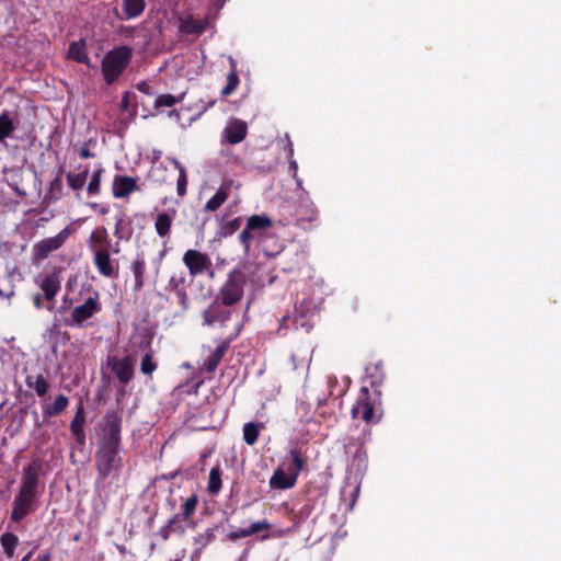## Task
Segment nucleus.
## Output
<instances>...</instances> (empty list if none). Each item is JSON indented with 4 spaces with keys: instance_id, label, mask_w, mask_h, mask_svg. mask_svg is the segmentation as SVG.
Wrapping results in <instances>:
<instances>
[{
    "instance_id": "nucleus-1",
    "label": "nucleus",
    "mask_w": 561,
    "mask_h": 561,
    "mask_svg": "<svg viewBox=\"0 0 561 561\" xmlns=\"http://www.w3.org/2000/svg\"><path fill=\"white\" fill-rule=\"evenodd\" d=\"M103 420L94 456L95 469L100 479L107 478L112 471H118L123 467V459L119 455L122 417L117 412L108 411Z\"/></svg>"
},
{
    "instance_id": "nucleus-2",
    "label": "nucleus",
    "mask_w": 561,
    "mask_h": 561,
    "mask_svg": "<svg viewBox=\"0 0 561 561\" xmlns=\"http://www.w3.org/2000/svg\"><path fill=\"white\" fill-rule=\"evenodd\" d=\"M37 489L38 472L32 463L24 469L19 492L12 502L10 515L12 522L20 523L37 510Z\"/></svg>"
},
{
    "instance_id": "nucleus-3",
    "label": "nucleus",
    "mask_w": 561,
    "mask_h": 561,
    "mask_svg": "<svg viewBox=\"0 0 561 561\" xmlns=\"http://www.w3.org/2000/svg\"><path fill=\"white\" fill-rule=\"evenodd\" d=\"M133 50L128 46H118L108 50L101 62V71L107 85L115 83L128 67Z\"/></svg>"
},
{
    "instance_id": "nucleus-4",
    "label": "nucleus",
    "mask_w": 561,
    "mask_h": 561,
    "mask_svg": "<svg viewBox=\"0 0 561 561\" xmlns=\"http://www.w3.org/2000/svg\"><path fill=\"white\" fill-rule=\"evenodd\" d=\"M380 405V397H375V393H371L367 386H363L358 399L352 408V416L353 419H360L367 424L377 423L379 421L377 412Z\"/></svg>"
},
{
    "instance_id": "nucleus-5",
    "label": "nucleus",
    "mask_w": 561,
    "mask_h": 561,
    "mask_svg": "<svg viewBox=\"0 0 561 561\" xmlns=\"http://www.w3.org/2000/svg\"><path fill=\"white\" fill-rule=\"evenodd\" d=\"M245 283V274L241 270H232L229 272L226 283L220 288L217 299H220L224 306L236 305L243 296Z\"/></svg>"
},
{
    "instance_id": "nucleus-6",
    "label": "nucleus",
    "mask_w": 561,
    "mask_h": 561,
    "mask_svg": "<svg viewBox=\"0 0 561 561\" xmlns=\"http://www.w3.org/2000/svg\"><path fill=\"white\" fill-rule=\"evenodd\" d=\"M101 309L102 307L99 301V294L95 293L94 297H89L82 305L73 308L71 312L72 325L82 328L85 321L100 312Z\"/></svg>"
},
{
    "instance_id": "nucleus-7",
    "label": "nucleus",
    "mask_w": 561,
    "mask_h": 561,
    "mask_svg": "<svg viewBox=\"0 0 561 561\" xmlns=\"http://www.w3.org/2000/svg\"><path fill=\"white\" fill-rule=\"evenodd\" d=\"M93 263L98 272L107 278L118 276V263L111 259L108 248L93 250Z\"/></svg>"
},
{
    "instance_id": "nucleus-8",
    "label": "nucleus",
    "mask_w": 561,
    "mask_h": 561,
    "mask_svg": "<svg viewBox=\"0 0 561 561\" xmlns=\"http://www.w3.org/2000/svg\"><path fill=\"white\" fill-rule=\"evenodd\" d=\"M318 219V210L310 201L302 199L297 203L294 214V224L304 229H310L311 224Z\"/></svg>"
},
{
    "instance_id": "nucleus-9",
    "label": "nucleus",
    "mask_w": 561,
    "mask_h": 561,
    "mask_svg": "<svg viewBox=\"0 0 561 561\" xmlns=\"http://www.w3.org/2000/svg\"><path fill=\"white\" fill-rule=\"evenodd\" d=\"M107 365L122 385H127L134 378V360L130 356L108 357Z\"/></svg>"
},
{
    "instance_id": "nucleus-10",
    "label": "nucleus",
    "mask_w": 561,
    "mask_h": 561,
    "mask_svg": "<svg viewBox=\"0 0 561 561\" xmlns=\"http://www.w3.org/2000/svg\"><path fill=\"white\" fill-rule=\"evenodd\" d=\"M183 262L192 276L203 274L211 265L210 259L206 253L193 249L184 253Z\"/></svg>"
},
{
    "instance_id": "nucleus-11",
    "label": "nucleus",
    "mask_w": 561,
    "mask_h": 561,
    "mask_svg": "<svg viewBox=\"0 0 561 561\" xmlns=\"http://www.w3.org/2000/svg\"><path fill=\"white\" fill-rule=\"evenodd\" d=\"M248 135V125L244 121L233 118L228 122L221 135V142L230 145L240 144Z\"/></svg>"
},
{
    "instance_id": "nucleus-12",
    "label": "nucleus",
    "mask_w": 561,
    "mask_h": 561,
    "mask_svg": "<svg viewBox=\"0 0 561 561\" xmlns=\"http://www.w3.org/2000/svg\"><path fill=\"white\" fill-rule=\"evenodd\" d=\"M39 287L44 293V298L48 301L46 309L48 311H54L55 297L61 288V279H60L59 272L55 271L51 274L46 275L42 279Z\"/></svg>"
},
{
    "instance_id": "nucleus-13",
    "label": "nucleus",
    "mask_w": 561,
    "mask_h": 561,
    "mask_svg": "<svg viewBox=\"0 0 561 561\" xmlns=\"http://www.w3.org/2000/svg\"><path fill=\"white\" fill-rule=\"evenodd\" d=\"M227 307L228 306H224L222 302H218V300L211 302L208 308L203 311V323L208 327L216 323L224 325L231 317V312Z\"/></svg>"
},
{
    "instance_id": "nucleus-14",
    "label": "nucleus",
    "mask_w": 561,
    "mask_h": 561,
    "mask_svg": "<svg viewBox=\"0 0 561 561\" xmlns=\"http://www.w3.org/2000/svg\"><path fill=\"white\" fill-rule=\"evenodd\" d=\"M70 231L68 228L62 229L57 236L47 238L36 243L34 249L38 259H45L49 253L58 250L68 239Z\"/></svg>"
},
{
    "instance_id": "nucleus-15",
    "label": "nucleus",
    "mask_w": 561,
    "mask_h": 561,
    "mask_svg": "<svg viewBox=\"0 0 561 561\" xmlns=\"http://www.w3.org/2000/svg\"><path fill=\"white\" fill-rule=\"evenodd\" d=\"M137 178L117 174L113 179L112 193L115 198H124L139 191Z\"/></svg>"
},
{
    "instance_id": "nucleus-16",
    "label": "nucleus",
    "mask_w": 561,
    "mask_h": 561,
    "mask_svg": "<svg viewBox=\"0 0 561 561\" xmlns=\"http://www.w3.org/2000/svg\"><path fill=\"white\" fill-rule=\"evenodd\" d=\"M366 381L369 382L371 388V393H375V397H381V385L385 379L383 366L382 363H371L366 366Z\"/></svg>"
},
{
    "instance_id": "nucleus-17",
    "label": "nucleus",
    "mask_w": 561,
    "mask_h": 561,
    "mask_svg": "<svg viewBox=\"0 0 561 561\" xmlns=\"http://www.w3.org/2000/svg\"><path fill=\"white\" fill-rule=\"evenodd\" d=\"M185 276L183 273L174 274L169 280V288L175 294L179 305L185 310L188 308V295L186 293Z\"/></svg>"
},
{
    "instance_id": "nucleus-18",
    "label": "nucleus",
    "mask_w": 561,
    "mask_h": 561,
    "mask_svg": "<svg viewBox=\"0 0 561 561\" xmlns=\"http://www.w3.org/2000/svg\"><path fill=\"white\" fill-rule=\"evenodd\" d=\"M84 424H85L84 407H83V403L80 402L77 408L76 414L70 423V432L79 445L85 444Z\"/></svg>"
},
{
    "instance_id": "nucleus-19",
    "label": "nucleus",
    "mask_w": 561,
    "mask_h": 561,
    "mask_svg": "<svg viewBox=\"0 0 561 561\" xmlns=\"http://www.w3.org/2000/svg\"><path fill=\"white\" fill-rule=\"evenodd\" d=\"M271 528V524L266 519L257 520L252 523L247 528H239L237 530L230 531L227 537L230 541H237L241 538L250 537L252 535L259 534L261 531H267Z\"/></svg>"
},
{
    "instance_id": "nucleus-20",
    "label": "nucleus",
    "mask_w": 561,
    "mask_h": 561,
    "mask_svg": "<svg viewBox=\"0 0 561 561\" xmlns=\"http://www.w3.org/2000/svg\"><path fill=\"white\" fill-rule=\"evenodd\" d=\"M123 9L122 13H118V11H115L116 16L121 21L130 20L138 18L142 14L146 2L145 0H122Z\"/></svg>"
},
{
    "instance_id": "nucleus-21",
    "label": "nucleus",
    "mask_w": 561,
    "mask_h": 561,
    "mask_svg": "<svg viewBox=\"0 0 561 561\" xmlns=\"http://www.w3.org/2000/svg\"><path fill=\"white\" fill-rule=\"evenodd\" d=\"M297 479L289 471L285 472L282 468H277L271 479L270 486L276 490H289L296 485Z\"/></svg>"
},
{
    "instance_id": "nucleus-22",
    "label": "nucleus",
    "mask_w": 561,
    "mask_h": 561,
    "mask_svg": "<svg viewBox=\"0 0 561 561\" xmlns=\"http://www.w3.org/2000/svg\"><path fill=\"white\" fill-rule=\"evenodd\" d=\"M133 226L130 218L125 211H121L115 217L114 236L118 241H128L133 236Z\"/></svg>"
},
{
    "instance_id": "nucleus-23",
    "label": "nucleus",
    "mask_w": 561,
    "mask_h": 561,
    "mask_svg": "<svg viewBox=\"0 0 561 561\" xmlns=\"http://www.w3.org/2000/svg\"><path fill=\"white\" fill-rule=\"evenodd\" d=\"M231 181H227L220 185L215 195L209 198L205 205L206 211H216L228 199L231 190Z\"/></svg>"
},
{
    "instance_id": "nucleus-24",
    "label": "nucleus",
    "mask_w": 561,
    "mask_h": 561,
    "mask_svg": "<svg viewBox=\"0 0 561 561\" xmlns=\"http://www.w3.org/2000/svg\"><path fill=\"white\" fill-rule=\"evenodd\" d=\"M130 271L134 274L135 283H134V291H139L145 285V274H146V261L144 255L137 254L136 259L130 264Z\"/></svg>"
},
{
    "instance_id": "nucleus-25",
    "label": "nucleus",
    "mask_w": 561,
    "mask_h": 561,
    "mask_svg": "<svg viewBox=\"0 0 561 561\" xmlns=\"http://www.w3.org/2000/svg\"><path fill=\"white\" fill-rule=\"evenodd\" d=\"M229 348V341H221L210 356L205 360L204 367L207 373L213 374L220 364L222 357Z\"/></svg>"
},
{
    "instance_id": "nucleus-26",
    "label": "nucleus",
    "mask_w": 561,
    "mask_h": 561,
    "mask_svg": "<svg viewBox=\"0 0 561 561\" xmlns=\"http://www.w3.org/2000/svg\"><path fill=\"white\" fill-rule=\"evenodd\" d=\"M68 58L77 62L90 66V58L87 54V44L84 39L72 42L69 45Z\"/></svg>"
},
{
    "instance_id": "nucleus-27",
    "label": "nucleus",
    "mask_w": 561,
    "mask_h": 561,
    "mask_svg": "<svg viewBox=\"0 0 561 561\" xmlns=\"http://www.w3.org/2000/svg\"><path fill=\"white\" fill-rule=\"evenodd\" d=\"M248 230H252L255 234H261L273 226L272 219L265 215H252L247 220Z\"/></svg>"
},
{
    "instance_id": "nucleus-28",
    "label": "nucleus",
    "mask_w": 561,
    "mask_h": 561,
    "mask_svg": "<svg viewBox=\"0 0 561 561\" xmlns=\"http://www.w3.org/2000/svg\"><path fill=\"white\" fill-rule=\"evenodd\" d=\"M311 355L312 350L310 345L299 348L297 353H293L290 356L293 368L295 370L304 368L308 369L311 363Z\"/></svg>"
},
{
    "instance_id": "nucleus-29",
    "label": "nucleus",
    "mask_w": 561,
    "mask_h": 561,
    "mask_svg": "<svg viewBox=\"0 0 561 561\" xmlns=\"http://www.w3.org/2000/svg\"><path fill=\"white\" fill-rule=\"evenodd\" d=\"M206 27V22L192 16L180 20V31L184 34L201 35Z\"/></svg>"
},
{
    "instance_id": "nucleus-30",
    "label": "nucleus",
    "mask_w": 561,
    "mask_h": 561,
    "mask_svg": "<svg viewBox=\"0 0 561 561\" xmlns=\"http://www.w3.org/2000/svg\"><path fill=\"white\" fill-rule=\"evenodd\" d=\"M289 456L291 465L289 466L288 471L298 479V476L307 466V456L299 448L290 449Z\"/></svg>"
},
{
    "instance_id": "nucleus-31",
    "label": "nucleus",
    "mask_w": 561,
    "mask_h": 561,
    "mask_svg": "<svg viewBox=\"0 0 561 561\" xmlns=\"http://www.w3.org/2000/svg\"><path fill=\"white\" fill-rule=\"evenodd\" d=\"M25 383L33 389L38 397H44L48 390V382L43 375H27Z\"/></svg>"
},
{
    "instance_id": "nucleus-32",
    "label": "nucleus",
    "mask_w": 561,
    "mask_h": 561,
    "mask_svg": "<svg viewBox=\"0 0 561 561\" xmlns=\"http://www.w3.org/2000/svg\"><path fill=\"white\" fill-rule=\"evenodd\" d=\"M69 400L65 394H59L51 404L44 408L45 416H56L66 410Z\"/></svg>"
},
{
    "instance_id": "nucleus-33",
    "label": "nucleus",
    "mask_w": 561,
    "mask_h": 561,
    "mask_svg": "<svg viewBox=\"0 0 561 561\" xmlns=\"http://www.w3.org/2000/svg\"><path fill=\"white\" fill-rule=\"evenodd\" d=\"M222 481H221V468L219 465L211 468L208 478L207 491L211 495H217L221 490Z\"/></svg>"
},
{
    "instance_id": "nucleus-34",
    "label": "nucleus",
    "mask_w": 561,
    "mask_h": 561,
    "mask_svg": "<svg viewBox=\"0 0 561 561\" xmlns=\"http://www.w3.org/2000/svg\"><path fill=\"white\" fill-rule=\"evenodd\" d=\"M264 427L263 424H256L254 422H248L243 425V440L253 446L260 436V430Z\"/></svg>"
},
{
    "instance_id": "nucleus-35",
    "label": "nucleus",
    "mask_w": 561,
    "mask_h": 561,
    "mask_svg": "<svg viewBox=\"0 0 561 561\" xmlns=\"http://www.w3.org/2000/svg\"><path fill=\"white\" fill-rule=\"evenodd\" d=\"M14 129L15 126L9 112H2L0 114V144H2L7 138L11 137Z\"/></svg>"
},
{
    "instance_id": "nucleus-36",
    "label": "nucleus",
    "mask_w": 561,
    "mask_h": 561,
    "mask_svg": "<svg viewBox=\"0 0 561 561\" xmlns=\"http://www.w3.org/2000/svg\"><path fill=\"white\" fill-rule=\"evenodd\" d=\"M0 542L4 553L9 559H11L14 556V551L19 545V537L13 533H4L0 537Z\"/></svg>"
},
{
    "instance_id": "nucleus-37",
    "label": "nucleus",
    "mask_w": 561,
    "mask_h": 561,
    "mask_svg": "<svg viewBox=\"0 0 561 561\" xmlns=\"http://www.w3.org/2000/svg\"><path fill=\"white\" fill-rule=\"evenodd\" d=\"M88 174H89L88 169L83 170L80 173H72L70 171L67 172L66 179H67V183H68L69 187L73 191L82 190L87 182Z\"/></svg>"
},
{
    "instance_id": "nucleus-38",
    "label": "nucleus",
    "mask_w": 561,
    "mask_h": 561,
    "mask_svg": "<svg viewBox=\"0 0 561 561\" xmlns=\"http://www.w3.org/2000/svg\"><path fill=\"white\" fill-rule=\"evenodd\" d=\"M171 163L179 171V178L176 181L178 195L184 196L186 194V188H187V175H186L185 168L175 158L171 159Z\"/></svg>"
},
{
    "instance_id": "nucleus-39",
    "label": "nucleus",
    "mask_w": 561,
    "mask_h": 561,
    "mask_svg": "<svg viewBox=\"0 0 561 561\" xmlns=\"http://www.w3.org/2000/svg\"><path fill=\"white\" fill-rule=\"evenodd\" d=\"M172 218L167 213H160L157 216L154 228L159 237H165L170 233Z\"/></svg>"
},
{
    "instance_id": "nucleus-40",
    "label": "nucleus",
    "mask_w": 561,
    "mask_h": 561,
    "mask_svg": "<svg viewBox=\"0 0 561 561\" xmlns=\"http://www.w3.org/2000/svg\"><path fill=\"white\" fill-rule=\"evenodd\" d=\"M184 93H182L181 95L179 96H174L172 94H160L157 96V99L154 100V104H153V107L156 110H159L161 107H172L174 106L176 103H180L182 102V100L184 99Z\"/></svg>"
},
{
    "instance_id": "nucleus-41",
    "label": "nucleus",
    "mask_w": 561,
    "mask_h": 561,
    "mask_svg": "<svg viewBox=\"0 0 561 561\" xmlns=\"http://www.w3.org/2000/svg\"><path fill=\"white\" fill-rule=\"evenodd\" d=\"M198 504V497L196 494L191 495L182 505V513L180 514V520H186L193 516Z\"/></svg>"
},
{
    "instance_id": "nucleus-42",
    "label": "nucleus",
    "mask_w": 561,
    "mask_h": 561,
    "mask_svg": "<svg viewBox=\"0 0 561 561\" xmlns=\"http://www.w3.org/2000/svg\"><path fill=\"white\" fill-rule=\"evenodd\" d=\"M158 368V364L153 358V352H147L140 362V371L146 376H151Z\"/></svg>"
},
{
    "instance_id": "nucleus-43",
    "label": "nucleus",
    "mask_w": 561,
    "mask_h": 561,
    "mask_svg": "<svg viewBox=\"0 0 561 561\" xmlns=\"http://www.w3.org/2000/svg\"><path fill=\"white\" fill-rule=\"evenodd\" d=\"M90 242L92 243H99L104 245V248H108L110 245V239H108V232L105 227H100L95 230H93L90 234Z\"/></svg>"
},
{
    "instance_id": "nucleus-44",
    "label": "nucleus",
    "mask_w": 561,
    "mask_h": 561,
    "mask_svg": "<svg viewBox=\"0 0 561 561\" xmlns=\"http://www.w3.org/2000/svg\"><path fill=\"white\" fill-rule=\"evenodd\" d=\"M131 342L137 345V348L141 352H153L152 351V336L148 334L134 335Z\"/></svg>"
},
{
    "instance_id": "nucleus-45",
    "label": "nucleus",
    "mask_w": 561,
    "mask_h": 561,
    "mask_svg": "<svg viewBox=\"0 0 561 561\" xmlns=\"http://www.w3.org/2000/svg\"><path fill=\"white\" fill-rule=\"evenodd\" d=\"M240 80L234 69H232L228 77H227V83L221 90L222 96L230 95L239 85Z\"/></svg>"
},
{
    "instance_id": "nucleus-46",
    "label": "nucleus",
    "mask_w": 561,
    "mask_h": 561,
    "mask_svg": "<svg viewBox=\"0 0 561 561\" xmlns=\"http://www.w3.org/2000/svg\"><path fill=\"white\" fill-rule=\"evenodd\" d=\"M103 172H104L103 169H99L92 173L91 180L87 187V191L89 194L95 195V194L100 193L101 178H102Z\"/></svg>"
},
{
    "instance_id": "nucleus-47",
    "label": "nucleus",
    "mask_w": 561,
    "mask_h": 561,
    "mask_svg": "<svg viewBox=\"0 0 561 561\" xmlns=\"http://www.w3.org/2000/svg\"><path fill=\"white\" fill-rule=\"evenodd\" d=\"M242 220L241 218H234L232 220H228L220 226V231L224 237L232 236L236 231L241 227Z\"/></svg>"
},
{
    "instance_id": "nucleus-48",
    "label": "nucleus",
    "mask_w": 561,
    "mask_h": 561,
    "mask_svg": "<svg viewBox=\"0 0 561 561\" xmlns=\"http://www.w3.org/2000/svg\"><path fill=\"white\" fill-rule=\"evenodd\" d=\"M2 283L5 284L4 288L0 286V297L3 298H11L14 296V285H13V278L11 274L5 275L2 277Z\"/></svg>"
},
{
    "instance_id": "nucleus-49",
    "label": "nucleus",
    "mask_w": 561,
    "mask_h": 561,
    "mask_svg": "<svg viewBox=\"0 0 561 561\" xmlns=\"http://www.w3.org/2000/svg\"><path fill=\"white\" fill-rule=\"evenodd\" d=\"M181 515H173L164 527L159 530V535L163 540H168L170 534L174 530L173 526L180 520Z\"/></svg>"
},
{
    "instance_id": "nucleus-50",
    "label": "nucleus",
    "mask_w": 561,
    "mask_h": 561,
    "mask_svg": "<svg viewBox=\"0 0 561 561\" xmlns=\"http://www.w3.org/2000/svg\"><path fill=\"white\" fill-rule=\"evenodd\" d=\"M254 234L255 233L252 230H248V226H245V228L239 233V241L245 250L250 248Z\"/></svg>"
},
{
    "instance_id": "nucleus-51",
    "label": "nucleus",
    "mask_w": 561,
    "mask_h": 561,
    "mask_svg": "<svg viewBox=\"0 0 561 561\" xmlns=\"http://www.w3.org/2000/svg\"><path fill=\"white\" fill-rule=\"evenodd\" d=\"M289 323H293L295 324V328H297V324H298V319H291L290 316L288 314H285L282 317L280 321H279V328L277 330V334L283 336L286 334V331L289 327Z\"/></svg>"
},
{
    "instance_id": "nucleus-52",
    "label": "nucleus",
    "mask_w": 561,
    "mask_h": 561,
    "mask_svg": "<svg viewBox=\"0 0 561 561\" xmlns=\"http://www.w3.org/2000/svg\"><path fill=\"white\" fill-rule=\"evenodd\" d=\"M61 191H62L61 179H60V176H57V178H55L50 182L48 194H50V195H55V194L60 195ZM55 198L57 199V198H59V196H56Z\"/></svg>"
},
{
    "instance_id": "nucleus-53",
    "label": "nucleus",
    "mask_w": 561,
    "mask_h": 561,
    "mask_svg": "<svg viewBox=\"0 0 561 561\" xmlns=\"http://www.w3.org/2000/svg\"><path fill=\"white\" fill-rule=\"evenodd\" d=\"M130 93L129 91L124 92L121 103H119V110L123 112H128L130 107V101H129Z\"/></svg>"
},
{
    "instance_id": "nucleus-54",
    "label": "nucleus",
    "mask_w": 561,
    "mask_h": 561,
    "mask_svg": "<svg viewBox=\"0 0 561 561\" xmlns=\"http://www.w3.org/2000/svg\"><path fill=\"white\" fill-rule=\"evenodd\" d=\"M137 89L147 94V95H151L152 92H151V87L149 85V83H147L146 81H141L137 84Z\"/></svg>"
},
{
    "instance_id": "nucleus-55",
    "label": "nucleus",
    "mask_w": 561,
    "mask_h": 561,
    "mask_svg": "<svg viewBox=\"0 0 561 561\" xmlns=\"http://www.w3.org/2000/svg\"><path fill=\"white\" fill-rule=\"evenodd\" d=\"M79 156L82 159H89V158L94 157V154L91 152V150L87 144L80 149Z\"/></svg>"
},
{
    "instance_id": "nucleus-56",
    "label": "nucleus",
    "mask_w": 561,
    "mask_h": 561,
    "mask_svg": "<svg viewBox=\"0 0 561 561\" xmlns=\"http://www.w3.org/2000/svg\"><path fill=\"white\" fill-rule=\"evenodd\" d=\"M286 158L290 160L294 157V146L289 138H287V144L285 146Z\"/></svg>"
},
{
    "instance_id": "nucleus-57",
    "label": "nucleus",
    "mask_w": 561,
    "mask_h": 561,
    "mask_svg": "<svg viewBox=\"0 0 561 561\" xmlns=\"http://www.w3.org/2000/svg\"><path fill=\"white\" fill-rule=\"evenodd\" d=\"M33 304L36 309H43L45 306L43 304V296L41 294H36L33 297Z\"/></svg>"
},
{
    "instance_id": "nucleus-58",
    "label": "nucleus",
    "mask_w": 561,
    "mask_h": 561,
    "mask_svg": "<svg viewBox=\"0 0 561 561\" xmlns=\"http://www.w3.org/2000/svg\"><path fill=\"white\" fill-rule=\"evenodd\" d=\"M136 114H137V110H136V107H134L131 111H129L128 119H123L122 123L128 124L129 122H131L135 118Z\"/></svg>"
},
{
    "instance_id": "nucleus-59",
    "label": "nucleus",
    "mask_w": 561,
    "mask_h": 561,
    "mask_svg": "<svg viewBox=\"0 0 561 561\" xmlns=\"http://www.w3.org/2000/svg\"><path fill=\"white\" fill-rule=\"evenodd\" d=\"M49 560H50V553H48V552L38 554L35 559V561H49Z\"/></svg>"
},
{
    "instance_id": "nucleus-60",
    "label": "nucleus",
    "mask_w": 561,
    "mask_h": 561,
    "mask_svg": "<svg viewBox=\"0 0 561 561\" xmlns=\"http://www.w3.org/2000/svg\"><path fill=\"white\" fill-rule=\"evenodd\" d=\"M289 162V168L290 170L294 171V176H296V173H297V169H298V165H297V162L296 160H294L293 158L290 160H288Z\"/></svg>"
},
{
    "instance_id": "nucleus-61",
    "label": "nucleus",
    "mask_w": 561,
    "mask_h": 561,
    "mask_svg": "<svg viewBox=\"0 0 561 561\" xmlns=\"http://www.w3.org/2000/svg\"><path fill=\"white\" fill-rule=\"evenodd\" d=\"M329 401V398H322L318 400V409L324 407Z\"/></svg>"
},
{
    "instance_id": "nucleus-62",
    "label": "nucleus",
    "mask_w": 561,
    "mask_h": 561,
    "mask_svg": "<svg viewBox=\"0 0 561 561\" xmlns=\"http://www.w3.org/2000/svg\"><path fill=\"white\" fill-rule=\"evenodd\" d=\"M167 169L161 164V182H165L167 179L164 176Z\"/></svg>"
},
{
    "instance_id": "nucleus-63",
    "label": "nucleus",
    "mask_w": 561,
    "mask_h": 561,
    "mask_svg": "<svg viewBox=\"0 0 561 561\" xmlns=\"http://www.w3.org/2000/svg\"><path fill=\"white\" fill-rule=\"evenodd\" d=\"M32 557V552H28L27 554H25L21 561H28L30 558Z\"/></svg>"
},
{
    "instance_id": "nucleus-64",
    "label": "nucleus",
    "mask_w": 561,
    "mask_h": 561,
    "mask_svg": "<svg viewBox=\"0 0 561 561\" xmlns=\"http://www.w3.org/2000/svg\"><path fill=\"white\" fill-rule=\"evenodd\" d=\"M100 213H101L102 215H105V214H107V213H108V208H107V207H102V208H101V210H100Z\"/></svg>"
}]
</instances>
